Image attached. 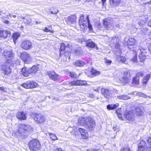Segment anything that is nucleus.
Here are the masks:
<instances>
[{
  "label": "nucleus",
  "mask_w": 151,
  "mask_h": 151,
  "mask_svg": "<svg viewBox=\"0 0 151 151\" xmlns=\"http://www.w3.org/2000/svg\"><path fill=\"white\" fill-rule=\"evenodd\" d=\"M138 52L139 53V61L138 62V64L142 66L144 65L143 62L147 55V53L149 52L148 50L146 48V47L141 46L138 50Z\"/></svg>",
  "instance_id": "1"
},
{
  "label": "nucleus",
  "mask_w": 151,
  "mask_h": 151,
  "mask_svg": "<svg viewBox=\"0 0 151 151\" xmlns=\"http://www.w3.org/2000/svg\"><path fill=\"white\" fill-rule=\"evenodd\" d=\"M32 131V128L29 124H21L19 125L18 133L21 136L28 135Z\"/></svg>",
  "instance_id": "2"
},
{
  "label": "nucleus",
  "mask_w": 151,
  "mask_h": 151,
  "mask_svg": "<svg viewBox=\"0 0 151 151\" xmlns=\"http://www.w3.org/2000/svg\"><path fill=\"white\" fill-rule=\"evenodd\" d=\"M147 142L148 147L145 141L140 140L139 144L138 151H151V137L147 140Z\"/></svg>",
  "instance_id": "3"
},
{
  "label": "nucleus",
  "mask_w": 151,
  "mask_h": 151,
  "mask_svg": "<svg viewBox=\"0 0 151 151\" xmlns=\"http://www.w3.org/2000/svg\"><path fill=\"white\" fill-rule=\"evenodd\" d=\"M28 146L32 151H38L41 148V144L39 141L36 139L31 140L28 143Z\"/></svg>",
  "instance_id": "4"
},
{
  "label": "nucleus",
  "mask_w": 151,
  "mask_h": 151,
  "mask_svg": "<svg viewBox=\"0 0 151 151\" xmlns=\"http://www.w3.org/2000/svg\"><path fill=\"white\" fill-rule=\"evenodd\" d=\"M87 84L86 81L78 80L74 81L71 82H63V84L68 85L69 86L85 85Z\"/></svg>",
  "instance_id": "5"
},
{
  "label": "nucleus",
  "mask_w": 151,
  "mask_h": 151,
  "mask_svg": "<svg viewBox=\"0 0 151 151\" xmlns=\"http://www.w3.org/2000/svg\"><path fill=\"white\" fill-rule=\"evenodd\" d=\"M21 47L23 50H29L32 48V44L29 40H25L22 42Z\"/></svg>",
  "instance_id": "6"
},
{
  "label": "nucleus",
  "mask_w": 151,
  "mask_h": 151,
  "mask_svg": "<svg viewBox=\"0 0 151 151\" xmlns=\"http://www.w3.org/2000/svg\"><path fill=\"white\" fill-rule=\"evenodd\" d=\"M20 57L24 62L27 64L29 63L31 60L30 54L27 52H23L20 54Z\"/></svg>",
  "instance_id": "7"
},
{
  "label": "nucleus",
  "mask_w": 151,
  "mask_h": 151,
  "mask_svg": "<svg viewBox=\"0 0 151 151\" xmlns=\"http://www.w3.org/2000/svg\"><path fill=\"white\" fill-rule=\"evenodd\" d=\"M7 61L4 64L1 66V69L2 70V72L5 75L9 76L10 75L12 70L9 67V65H7Z\"/></svg>",
  "instance_id": "8"
},
{
  "label": "nucleus",
  "mask_w": 151,
  "mask_h": 151,
  "mask_svg": "<svg viewBox=\"0 0 151 151\" xmlns=\"http://www.w3.org/2000/svg\"><path fill=\"white\" fill-rule=\"evenodd\" d=\"M37 84L35 82L28 81L22 83L21 86L25 88H35Z\"/></svg>",
  "instance_id": "9"
},
{
  "label": "nucleus",
  "mask_w": 151,
  "mask_h": 151,
  "mask_svg": "<svg viewBox=\"0 0 151 151\" xmlns=\"http://www.w3.org/2000/svg\"><path fill=\"white\" fill-rule=\"evenodd\" d=\"M87 120V122L85 127L89 130L91 131L93 130L94 128L95 125V122L90 117H88V119Z\"/></svg>",
  "instance_id": "10"
},
{
  "label": "nucleus",
  "mask_w": 151,
  "mask_h": 151,
  "mask_svg": "<svg viewBox=\"0 0 151 151\" xmlns=\"http://www.w3.org/2000/svg\"><path fill=\"white\" fill-rule=\"evenodd\" d=\"M124 116L125 118L129 121H133L135 120L133 113L132 111H126L124 113Z\"/></svg>",
  "instance_id": "11"
},
{
  "label": "nucleus",
  "mask_w": 151,
  "mask_h": 151,
  "mask_svg": "<svg viewBox=\"0 0 151 151\" xmlns=\"http://www.w3.org/2000/svg\"><path fill=\"white\" fill-rule=\"evenodd\" d=\"M101 92L104 97L109 99L112 97V94L109 89L105 88H101Z\"/></svg>",
  "instance_id": "12"
},
{
  "label": "nucleus",
  "mask_w": 151,
  "mask_h": 151,
  "mask_svg": "<svg viewBox=\"0 0 151 151\" xmlns=\"http://www.w3.org/2000/svg\"><path fill=\"white\" fill-rule=\"evenodd\" d=\"M78 133L81 134L82 138L84 139H86L88 137L87 132L83 128H79L77 131H76L74 132L75 135H76L77 133Z\"/></svg>",
  "instance_id": "13"
},
{
  "label": "nucleus",
  "mask_w": 151,
  "mask_h": 151,
  "mask_svg": "<svg viewBox=\"0 0 151 151\" xmlns=\"http://www.w3.org/2000/svg\"><path fill=\"white\" fill-rule=\"evenodd\" d=\"M34 119L37 123L40 124L43 123L45 121L44 116L40 113L36 114Z\"/></svg>",
  "instance_id": "14"
},
{
  "label": "nucleus",
  "mask_w": 151,
  "mask_h": 151,
  "mask_svg": "<svg viewBox=\"0 0 151 151\" xmlns=\"http://www.w3.org/2000/svg\"><path fill=\"white\" fill-rule=\"evenodd\" d=\"M47 74L50 78L56 81L59 78V75L56 74L54 71H49L47 72Z\"/></svg>",
  "instance_id": "15"
},
{
  "label": "nucleus",
  "mask_w": 151,
  "mask_h": 151,
  "mask_svg": "<svg viewBox=\"0 0 151 151\" xmlns=\"http://www.w3.org/2000/svg\"><path fill=\"white\" fill-rule=\"evenodd\" d=\"M10 31L9 30H3L0 29V37L6 38L8 36L10 35Z\"/></svg>",
  "instance_id": "16"
},
{
  "label": "nucleus",
  "mask_w": 151,
  "mask_h": 151,
  "mask_svg": "<svg viewBox=\"0 0 151 151\" xmlns=\"http://www.w3.org/2000/svg\"><path fill=\"white\" fill-rule=\"evenodd\" d=\"M17 118L20 120H25L26 119V114L23 112H19L16 115Z\"/></svg>",
  "instance_id": "17"
},
{
  "label": "nucleus",
  "mask_w": 151,
  "mask_h": 151,
  "mask_svg": "<svg viewBox=\"0 0 151 151\" xmlns=\"http://www.w3.org/2000/svg\"><path fill=\"white\" fill-rule=\"evenodd\" d=\"M12 52L11 50H6L4 51V52H3V55L4 58H7L13 57L14 55Z\"/></svg>",
  "instance_id": "18"
},
{
  "label": "nucleus",
  "mask_w": 151,
  "mask_h": 151,
  "mask_svg": "<svg viewBox=\"0 0 151 151\" xmlns=\"http://www.w3.org/2000/svg\"><path fill=\"white\" fill-rule=\"evenodd\" d=\"M89 117L86 118H79L78 119V123L83 126L86 127L87 122V119H88Z\"/></svg>",
  "instance_id": "19"
},
{
  "label": "nucleus",
  "mask_w": 151,
  "mask_h": 151,
  "mask_svg": "<svg viewBox=\"0 0 151 151\" xmlns=\"http://www.w3.org/2000/svg\"><path fill=\"white\" fill-rule=\"evenodd\" d=\"M110 5L114 7L118 6L120 4L121 0H109Z\"/></svg>",
  "instance_id": "20"
},
{
  "label": "nucleus",
  "mask_w": 151,
  "mask_h": 151,
  "mask_svg": "<svg viewBox=\"0 0 151 151\" xmlns=\"http://www.w3.org/2000/svg\"><path fill=\"white\" fill-rule=\"evenodd\" d=\"M111 25L109 19L106 18L104 20L103 26L106 29L110 27Z\"/></svg>",
  "instance_id": "21"
},
{
  "label": "nucleus",
  "mask_w": 151,
  "mask_h": 151,
  "mask_svg": "<svg viewBox=\"0 0 151 151\" xmlns=\"http://www.w3.org/2000/svg\"><path fill=\"white\" fill-rule=\"evenodd\" d=\"M21 72L22 74L25 76H28L30 74H31V72H30L29 69H27L26 67L22 68Z\"/></svg>",
  "instance_id": "22"
},
{
  "label": "nucleus",
  "mask_w": 151,
  "mask_h": 151,
  "mask_svg": "<svg viewBox=\"0 0 151 151\" xmlns=\"http://www.w3.org/2000/svg\"><path fill=\"white\" fill-rule=\"evenodd\" d=\"M127 77L124 76L121 77L120 78L121 82L124 84L129 83L131 80V79H128Z\"/></svg>",
  "instance_id": "23"
},
{
  "label": "nucleus",
  "mask_w": 151,
  "mask_h": 151,
  "mask_svg": "<svg viewBox=\"0 0 151 151\" xmlns=\"http://www.w3.org/2000/svg\"><path fill=\"white\" fill-rule=\"evenodd\" d=\"M86 46L91 48H94L95 47L96 45L91 40H90L86 42Z\"/></svg>",
  "instance_id": "24"
},
{
  "label": "nucleus",
  "mask_w": 151,
  "mask_h": 151,
  "mask_svg": "<svg viewBox=\"0 0 151 151\" xmlns=\"http://www.w3.org/2000/svg\"><path fill=\"white\" fill-rule=\"evenodd\" d=\"M135 111L137 116H140L142 115L143 113L142 108L137 107L135 109Z\"/></svg>",
  "instance_id": "25"
},
{
  "label": "nucleus",
  "mask_w": 151,
  "mask_h": 151,
  "mask_svg": "<svg viewBox=\"0 0 151 151\" xmlns=\"http://www.w3.org/2000/svg\"><path fill=\"white\" fill-rule=\"evenodd\" d=\"M88 22H90L88 16H86L85 19H83V21L79 23L81 24L83 26H87Z\"/></svg>",
  "instance_id": "26"
},
{
  "label": "nucleus",
  "mask_w": 151,
  "mask_h": 151,
  "mask_svg": "<svg viewBox=\"0 0 151 151\" xmlns=\"http://www.w3.org/2000/svg\"><path fill=\"white\" fill-rule=\"evenodd\" d=\"M73 52L75 53L77 55H79L81 53L82 51L81 49V47L78 46H77L75 49L72 50Z\"/></svg>",
  "instance_id": "27"
},
{
  "label": "nucleus",
  "mask_w": 151,
  "mask_h": 151,
  "mask_svg": "<svg viewBox=\"0 0 151 151\" xmlns=\"http://www.w3.org/2000/svg\"><path fill=\"white\" fill-rule=\"evenodd\" d=\"M76 17L75 16L72 15L68 17L67 19L68 22L73 23L76 22Z\"/></svg>",
  "instance_id": "28"
},
{
  "label": "nucleus",
  "mask_w": 151,
  "mask_h": 151,
  "mask_svg": "<svg viewBox=\"0 0 151 151\" xmlns=\"http://www.w3.org/2000/svg\"><path fill=\"white\" fill-rule=\"evenodd\" d=\"M91 73L92 75L93 76H97L100 74V72L93 68H92L90 70Z\"/></svg>",
  "instance_id": "29"
},
{
  "label": "nucleus",
  "mask_w": 151,
  "mask_h": 151,
  "mask_svg": "<svg viewBox=\"0 0 151 151\" xmlns=\"http://www.w3.org/2000/svg\"><path fill=\"white\" fill-rule=\"evenodd\" d=\"M151 77V74H147L143 78L142 82L143 84H146L148 81L149 78Z\"/></svg>",
  "instance_id": "30"
},
{
  "label": "nucleus",
  "mask_w": 151,
  "mask_h": 151,
  "mask_svg": "<svg viewBox=\"0 0 151 151\" xmlns=\"http://www.w3.org/2000/svg\"><path fill=\"white\" fill-rule=\"evenodd\" d=\"M132 81V86H135L139 83V78H138L135 77H134Z\"/></svg>",
  "instance_id": "31"
},
{
  "label": "nucleus",
  "mask_w": 151,
  "mask_h": 151,
  "mask_svg": "<svg viewBox=\"0 0 151 151\" xmlns=\"http://www.w3.org/2000/svg\"><path fill=\"white\" fill-rule=\"evenodd\" d=\"M86 63L82 60H77L74 64L77 66L82 67L85 65Z\"/></svg>",
  "instance_id": "32"
},
{
  "label": "nucleus",
  "mask_w": 151,
  "mask_h": 151,
  "mask_svg": "<svg viewBox=\"0 0 151 151\" xmlns=\"http://www.w3.org/2000/svg\"><path fill=\"white\" fill-rule=\"evenodd\" d=\"M20 36V33L19 32L14 33L12 35V37L13 39V41L15 43H16V40Z\"/></svg>",
  "instance_id": "33"
},
{
  "label": "nucleus",
  "mask_w": 151,
  "mask_h": 151,
  "mask_svg": "<svg viewBox=\"0 0 151 151\" xmlns=\"http://www.w3.org/2000/svg\"><path fill=\"white\" fill-rule=\"evenodd\" d=\"M29 69L30 72H31V73H35L37 71L39 68L38 66L33 65L31 68Z\"/></svg>",
  "instance_id": "34"
},
{
  "label": "nucleus",
  "mask_w": 151,
  "mask_h": 151,
  "mask_svg": "<svg viewBox=\"0 0 151 151\" xmlns=\"http://www.w3.org/2000/svg\"><path fill=\"white\" fill-rule=\"evenodd\" d=\"M119 105L118 104L108 105L107 106V109L109 110H113L115 109Z\"/></svg>",
  "instance_id": "35"
},
{
  "label": "nucleus",
  "mask_w": 151,
  "mask_h": 151,
  "mask_svg": "<svg viewBox=\"0 0 151 151\" xmlns=\"http://www.w3.org/2000/svg\"><path fill=\"white\" fill-rule=\"evenodd\" d=\"M124 76L127 77L128 79H131V74L130 71L129 70H127L124 71Z\"/></svg>",
  "instance_id": "36"
},
{
  "label": "nucleus",
  "mask_w": 151,
  "mask_h": 151,
  "mask_svg": "<svg viewBox=\"0 0 151 151\" xmlns=\"http://www.w3.org/2000/svg\"><path fill=\"white\" fill-rule=\"evenodd\" d=\"M117 98L119 99L126 100L129 99L130 97L127 95H120L118 96Z\"/></svg>",
  "instance_id": "37"
},
{
  "label": "nucleus",
  "mask_w": 151,
  "mask_h": 151,
  "mask_svg": "<svg viewBox=\"0 0 151 151\" xmlns=\"http://www.w3.org/2000/svg\"><path fill=\"white\" fill-rule=\"evenodd\" d=\"M135 39L134 37H131L129 38L127 43H129V45H133V46H135Z\"/></svg>",
  "instance_id": "38"
},
{
  "label": "nucleus",
  "mask_w": 151,
  "mask_h": 151,
  "mask_svg": "<svg viewBox=\"0 0 151 151\" xmlns=\"http://www.w3.org/2000/svg\"><path fill=\"white\" fill-rule=\"evenodd\" d=\"M65 48V44L63 43H62L60 45V54L64 53V50Z\"/></svg>",
  "instance_id": "39"
},
{
  "label": "nucleus",
  "mask_w": 151,
  "mask_h": 151,
  "mask_svg": "<svg viewBox=\"0 0 151 151\" xmlns=\"http://www.w3.org/2000/svg\"><path fill=\"white\" fill-rule=\"evenodd\" d=\"M148 30L146 27L143 28H142L141 29V32L144 35H146L147 34L148 35H149L148 34L149 32H148Z\"/></svg>",
  "instance_id": "40"
},
{
  "label": "nucleus",
  "mask_w": 151,
  "mask_h": 151,
  "mask_svg": "<svg viewBox=\"0 0 151 151\" xmlns=\"http://www.w3.org/2000/svg\"><path fill=\"white\" fill-rule=\"evenodd\" d=\"M120 60L124 63L126 64H128V62L127 61L126 58L124 57L120 56L119 57Z\"/></svg>",
  "instance_id": "41"
},
{
  "label": "nucleus",
  "mask_w": 151,
  "mask_h": 151,
  "mask_svg": "<svg viewBox=\"0 0 151 151\" xmlns=\"http://www.w3.org/2000/svg\"><path fill=\"white\" fill-rule=\"evenodd\" d=\"M49 135L50 136V138L53 140H55L57 139V137L56 136L53 134L51 133H49Z\"/></svg>",
  "instance_id": "42"
},
{
  "label": "nucleus",
  "mask_w": 151,
  "mask_h": 151,
  "mask_svg": "<svg viewBox=\"0 0 151 151\" xmlns=\"http://www.w3.org/2000/svg\"><path fill=\"white\" fill-rule=\"evenodd\" d=\"M69 76L72 78H76L77 77V75L73 72H69Z\"/></svg>",
  "instance_id": "43"
},
{
  "label": "nucleus",
  "mask_w": 151,
  "mask_h": 151,
  "mask_svg": "<svg viewBox=\"0 0 151 151\" xmlns=\"http://www.w3.org/2000/svg\"><path fill=\"white\" fill-rule=\"evenodd\" d=\"M144 75V73L142 72H139L137 73L136 76L135 77L138 78H139L140 77H142Z\"/></svg>",
  "instance_id": "44"
},
{
  "label": "nucleus",
  "mask_w": 151,
  "mask_h": 151,
  "mask_svg": "<svg viewBox=\"0 0 151 151\" xmlns=\"http://www.w3.org/2000/svg\"><path fill=\"white\" fill-rule=\"evenodd\" d=\"M127 46L130 50H133V51H134L135 50L134 49V47H136V45H135V46H133V45L131 44H129V43H127Z\"/></svg>",
  "instance_id": "45"
},
{
  "label": "nucleus",
  "mask_w": 151,
  "mask_h": 151,
  "mask_svg": "<svg viewBox=\"0 0 151 151\" xmlns=\"http://www.w3.org/2000/svg\"><path fill=\"white\" fill-rule=\"evenodd\" d=\"M52 151H63L60 148H57L55 146H53Z\"/></svg>",
  "instance_id": "46"
},
{
  "label": "nucleus",
  "mask_w": 151,
  "mask_h": 151,
  "mask_svg": "<svg viewBox=\"0 0 151 151\" xmlns=\"http://www.w3.org/2000/svg\"><path fill=\"white\" fill-rule=\"evenodd\" d=\"M120 151H132L128 147H122L120 150Z\"/></svg>",
  "instance_id": "47"
},
{
  "label": "nucleus",
  "mask_w": 151,
  "mask_h": 151,
  "mask_svg": "<svg viewBox=\"0 0 151 151\" xmlns=\"http://www.w3.org/2000/svg\"><path fill=\"white\" fill-rule=\"evenodd\" d=\"M134 57L132 59V61L133 63H136L137 61V54L136 53L134 52Z\"/></svg>",
  "instance_id": "48"
},
{
  "label": "nucleus",
  "mask_w": 151,
  "mask_h": 151,
  "mask_svg": "<svg viewBox=\"0 0 151 151\" xmlns=\"http://www.w3.org/2000/svg\"><path fill=\"white\" fill-rule=\"evenodd\" d=\"M43 30L44 31L46 32H49L51 33H53L54 32V31L51 30V29H48V28L47 27H45V29H44Z\"/></svg>",
  "instance_id": "49"
},
{
  "label": "nucleus",
  "mask_w": 151,
  "mask_h": 151,
  "mask_svg": "<svg viewBox=\"0 0 151 151\" xmlns=\"http://www.w3.org/2000/svg\"><path fill=\"white\" fill-rule=\"evenodd\" d=\"M87 25H88V27L89 30L90 31L92 32L93 30L92 28V25L90 24V22H88Z\"/></svg>",
  "instance_id": "50"
},
{
  "label": "nucleus",
  "mask_w": 151,
  "mask_h": 151,
  "mask_svg": "<svg viewBox=\"0 0 151 151\" xmlns=\"http://www.w3.org/2000/svg\"><path fill=\"white\" fill-rule=\"evenodd\" d=\"M139 95H140V96L143 97L144 98H147V97H149L150 98V96H147L146 95L142 93H139Z\"/></svg>",
  "instance_id": "51"
},
{
  "label": "nucleus",
  "mask_w": 151,
  "mask_h": 151,
  "mask_svg": "<svg viewBox=\"0 0 151 151\" xmlns=\"http://www.w3.org/2000/svg\"><path fill=\"white\" fill-rule=\"evenodd\" d=\"M104 62L107 65H110L112 62L111 60L106 59H105Z\"/></svg>",
  "instance_id": "52"
},
{
  "label": "nucleus",
  "mask_w": 151,
  "mask_h": 151,
  "mask_svg": "<svg viewBox=\"0 0 151 151\" xmlns=\"http://www.w3.org/2000/svg\"><path fill=\"white\" fill-rule=\"evenodd\" d=\"M115 47L116 48H118L119 46V43L118 41H117L115 43Z\"/></svg>",
  "instance_id": "53"
},
{
  "label": "nucleus",
  "mask_w": 151,
  "mask_h": 151,
  "mask_svg": "<svg viewBox=\"0 0 151 151\" xmlns=\"http://www.w3.org/2000/svg\"><path fill=\"white\" fill-rule=\"evenodd\" d=\"M84 16L83 15L81 16L80 17V19L79 20V23H80L82 21H83V19H85V18H84Z\"/></svg>",
  "instance_id": "54"
},
{
  "label": "nucleus",
  "mask_w": 151,
  "mask_h": 151,
  "mask_svg": "<svg viewBox=\"0 0 151 151\" xmlns=\"http://www.w3.org/2000/svg\"><path fill=\"white\" fill-rule=\"evenodd\" d=\"M117 40V38L116 37H113L111 38V41L114 42H115V41H116Z\"/></svg>",
  "instance_id": "55"
},
{
  "label": "nucleus",
  "mask_w": 151,
  "mask_h": 151,
  "mask_svg": "<svg viewBox=\"0 0 151 151\" xmlns=\"http://www.w3.org/2000/svg\"><path fill=\"white\" fill-rule=\"evenodd\" d=\"M101 88L99 87H98L96 88H93V90L95 91L99 92V91L100 90Z\"/></svg>",
  "instance_id": "56"
},
{
  "label": "nucleus",
  "mask_w": 151,
  "mask_h": 151,
  "mask_svg": "<svg viewBox=\"0 0 151 151\" xmlns=\"http://www.w3.org/2000/svg\"><path fill=\"white\" fill-rule=\"evenodd\" d=\"M121 109L120 108L118 109L116 111V112L117 114H119L120 115V113H121Z\"/></svg>",
  "instance_id": "57"
},
{
  "label": "nucleus",
  "mask_w": 151,
  "mask_h": 151,
  "mask_svg": "<svg viewBox=\"0 0 151 151\" xmlns=\"http://www.w3.org/2000/svg\"><path fill=\"white\" fill-rule=\"evenodd\" d=\"M58 12V11H51L50 13L52 14H56Z\"/></svg>",
  "instance_id": "58"
},
{
  "label": "nucleus",
  "mask_w": 151,
  "mask_h": 151,
  "mask_svg": "<svg viewBox=\"0 0 151 151\" xmlns=\"http://www.w3.org/2000/svg\"><path fill=\"white\" fill-rule=\"evenodd\" d=\"M148 25L151 27V19L149 20L148 23Z\"/></svg>",
  "instance_id": "59"
},
{
  "label": "nucleus",
  "mask_w": 151,
  "mask_h": 151,
  "mask_svg": "<svg viewBox=\"0 0 151 151\" xmlns=\"http://www.w3.org/2000/svg\"><path fill=\"white\" fill-rule=\"evenodd\" d=\"M5 88H4L3 87H0V90L3 91H5Z\"/></svg>",
  "instance_id": "60"
},
{
  "label": "nucleus",
  "mask_w": 151,
  "mask_h": 151,
  "mask_svg": "<svg viewBox=\"0 0 151 151\" xmlns=\"http://www.w3.org/2000/svg\"><path fill=\"white\" fill-rule=\"evenodd\" d=\"M76 1H77L78 2L81 1L82 2V3H83L85 2V0H75Z\"/></svg>",
  "instance_id": "61"
},
{
  "label": "nucleus",
  "mask_w": 151,
  "mask_h": 151,
  "mask_svg": "<svg viewBox=\"0 0 151 151\" xmlns=\"http://www.w3.org/2000/svg\"><path fill=\"white\" fill-rule=\"evenodd\" d=\"M145 23V22H143V21H140L139 23V24L140 25H141V24H144Z\"/></svg>",
  "instance_id": "62"
},
{
  "label": "nucleus",
  "mask_w": 151,
  "mask_h": 151,
  "mask_svg": "<svg viewBox=\"0 0 151 151\" xmlns=\"http://www.w3.org/2000/svg\"><path fill=\"white\" fill-rule=\"evenodd\" d=\"M148 50L151 53V44L150 45Z\"/></svg>",
  "instance_id": "63"
},
{
  "label": "nucleus",
  "mask_w": 151,
  "mask_h": 151,
  "mask_svg": "<svg viewBox=\"0 0 151 151\" xmlns=\"http://www.w3.org/2000/svg\"><path fill=\"white\" fill-rule=\"evenodd\" d=\"M16 63H17L18 64H19L20 63V60L19 59H17L16 60Z\"/></svg>",
  "instance_id": "64"
}]
</instances>
